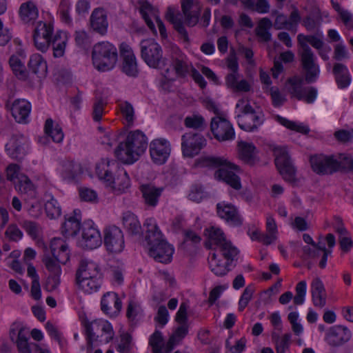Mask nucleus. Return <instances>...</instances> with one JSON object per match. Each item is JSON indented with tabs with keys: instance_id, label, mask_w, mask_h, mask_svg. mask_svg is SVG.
Listing matches in <instances>:
<instances>
[{
	"instance_id": "f257e3e1",
	"label": "nucleus",
	"mask_w": 353,
	"mask_h": 353,
	"mask_svg": "<svg viewBox=\"0 0 353 353\" xmlns=\"http://www.w3.org/2000/svg\"><path fill=\"white\" fill-rule=\"evenodd\" d=\"M145 228V241L149 246V255L157 262L170 263L174 253L173 247L163 238L157 221L154 218H148L143 223Z\"/></svg>"
},
{
	"instance_id": "f03ea898",
	"label": "nucleus",
	"mask_w": 353,
	"mask_h": 353,
	"mask_svg": "<svg viewBox=\"0 0 353 353\" xmlns=\"http://www.w3.org/2000/svg\"><path fill=\"white\" fill-rule=\"evenodd\" d=\"M181 3L184 21L181 13H175L170 8L168 9L165 17L181 38L188 42L189 37L184 23L189 27L195 26L199 21L202 6L197 0H181Z\"/></svg>"
},
{
	"instance_id": "7ed1b4c3",
	"label": "nucleus",
	"mask_w": 353,
	"mask_h": 353,
	"mask_svg": "<svg viewBox=\"0 0 353 353\" xmlns=\"http://www.w3.org/2000/svg\"><path fill=\"white\" fill-rule=\"evenodd\" d=\"M204 165L210 168H219L215 172L214 176L219 180H223L235 190H240L241 184L240 178L232 170L239 171L238 165L232 164L226 159L217 157H208L203 160Z\"/></svg>"
},
{
	"instance_id": "20e7f679",
	"label": "nucleus",
	"mask_w": 353,
	"mask_h": 353,
	"mask_svg": "<svg viewBox=\"0 0 353 353\" xmlns=\"http://www.w3.org/2000/svg\"><path fill=\"white\" fill-rule=\"evenodd\" d=\"M345 157L343 154L325 155L317 154L312 155L310 158L312 170L317 174H332L343 170L347 164L343 161Z\"/></svg>"
},
{
	"instance_id": "39448f33",
	"label": "nucleus",
	"mask_w": 353,
	"mask_h": 353,
	"mask_svg": "<svg viewBox=\"0 0 353 353\" xmlns=\"http://www.w3.org/2000/svg\"><path fill=\"white\" fill-rule=\"evenodd\" d=\"M92 58L93 64L98 70H109L117 61V50L109 42H100L94 46Z\"/></svg>"
},
{
	"instance_id": "423d86ee",
	"label": "nucleus",
	"mask_w": 353,
	"mask_h": 353,
	"mask_svg": "<svg viewBox=\"0 0 353 353\" xmlns=\"http://www.w3.org/2000/svg\"><path fill=\"white\" fill-rule=\"evenodd\" d=\"M139 46L141 57L149 67L159 68L165 64L163 49L154 39H143Z\"/></svg>"
},
{
	"instance_id": "0eeeda50",
	"label": "nucleus",
	"mask_w": 353,
	"mask_h": 353,
	"mask_svg": "<svg viewBox=\"0 0 353 353\" xmlns=\"http://www.w3.org/2000/svg\"><path fill=\"white\" fill-rule=\"evenodd\" d=\"M275 165L283 179L294 185L297 182L296 169L285 148L276 147L274 149Z\"/></svg>"
},
{
	"instance_id": "6e6552de",
	"label": "nucleus",
	"mask_w": 353,
	"mask_h": 353,
	"mask_svg": "<svg viewBox=\"0 0 353 353\" xmlns=\"http://www.w3.org/2000/svg\"><path fill=\"white\" fill-rule=\"evenodd\" d=\"M300 61L305 71V79L307 83L314 82L318 78L320 69L316 63V57L308 45H303V52H299Z\"/></svg>"
},
{
	"instance_id": "1a4fd4ad",
	"label": "nucleus",
	"mask_w": 353,
	"mask_h": 353,
	"mask_svg": "<svg viewBox=\"0 0 353 353\" xmlns=\"http://www.w3.org/2000/svg\"><path fill=\"white\" fill-rule=\"evenodd\" d=\"M205 145L206 139L199 133L190 132L181 137V150L184 157H193L197 155Z\"/></svg>"
},
{
	"instance_id": "9d476101",
	"label": "nucleus",
	"mask_w": 353,
	"mask_h": 353,
	"mask_svg": "<svg viewBox=\"0 0 353 353\" xmlns=\"http://www.w3.org/2000/svg\"><path fill=\"white\" fill-rule=\"evenodd\" d=\"M104 245L112 253H119L124 248V236L122 230L116 225H110L103 230Z\"/></svg>"
},
{
	"instance_id": "9b49d317",
	"label": "nucleus",
	"mask_w": 353,
	"mask_h": 353,
	"mask_svg": "<svg viewBox=\"0 0 353 353\" xmlns=\"http://www.w3.org/2000/svg\"><path fill=\"white\" fill-rule=\"evenodd\" d=\"M210 130L214 138L219 141H230L234 139L235 133L232 124L221 117L212 119Z\"/></svg>"
},
{
	"instance_id": "f8f14e48",
	"label": "nucleus",
	"mask_w": 353,
	"mask_h": 353,
	"mask_svg": "<svg viewBox=\"0 0 353 353\" xmlns=\"http://www.w3.org/2000/svg\"><path fill=\"white\" fill-rule=\"evenodd\" d=\"M171 152L170 143L165 139H157L150 144V154L152 161L157 165L164 164Z\"/></svg>"
},
{
	"instance_id": "ddd939ff",
	"label": "nucleus",
	"mask_w": 353,
	"mask_h": 353,
	"mask_svg": "<svg viewBox=\"0 0 353 353\" xmlns=\"http://www.w3.org/2000/svg\"><path fill=\"white\" fill-rule=\"evenodd\" d=\"M120 54L123 59L122 71L129 77H137L139 70L137 59L132 48L126 43H123L120 46Z\"/></svg>"
},
{
	"instance_id": "4468645a",
	"label": "nucleus",
	"mask_w": 353,
	"mask_h": 353,
	"mask_svg": "<svg viewBox=\"0 0 353 353\" xmlns=\"http://www.w3.org/2000/svg\"><path fill=\"white\" fill-rule=\"evenodd\" d=\"M216 212L219 217L224 219L232 226L239 227L243 224V219L236 208L230 203L225 202L217 203Z\"/></svg>"
},
{
	"instance_id": "2eb2a0df",
	"label": "nucleus",
	"mask_w": 353,
	"mask_h": 353,
	"mask_svg": "<svg viewBox=\"0 0 353 353\" xmlns=\"http://www.w3.org/2000/svg\"><path fill=\"white\" fill-rule=\"evenodd\" d=\"M102 242L99 231L91 223L82 225L81 245L89 250L98 248Z\"/></svg>"
},
{
	"instance_id": "dca6fc26",
	"label": "nucleus",
	"mask_w": 353,
	"mask_h": 353,
	"mask_svg": "<svg viewBox=\"0 0 353 353\" xmlns=\"http://www.w3.org/2000/svg\"><path fill=\"white\" fill-rule=\"evenodd\" d=\"M264 115L262 112L254 114H238L237 123L239 127L246 132L256 130L263 124Z\"/></svg>"
},
{
	"instance_id": "f3484780",
	"label": "nucleus",
	"mask_w": 353,
	"mask_h": 353,
	"mask_svg": "<svg viewBox=\"0 0 353 353\" xmlns=\"http://www.w3.org/2000/svg\"><path fill=\"white\" fill-rule=\"evenodd\" d=\"M144 203L148 206L155 207L163 191V188H157L152 183L142 184L140 188Z\"/></svg>"
},
{
	"instance_id": "a211bd4d",
	"label": "nucleus",
	"mask_w": 353,
	"mask_h": 353,
	"mask_svg": "<svg viewBox=\"0 0 353 353\" xmlns=\"http://www.w3.org/2000/svg\"><path fill=\"white\" fill-rule=\"evenodd\" d=\"M350 338V331L341 325L333 326L328 330L325 340L332 346H339Z\"/></svg>"
},
{
	"instance_id": "6ab92c4d",
	"label": "nucleus",
	"mask_w": 353,
	"mask_h": 353,
	"mask_svg": "<svg viewBox=\"0 0 353 353\" xmlns=\"http://www.w3.org/2000/svg\"><path fill=\"white\" fill-rule=\"evenodd\" d=\"M52 257L58 262L65 264L69 260L70 251L68 244L61 238H54L50 245Z\"/></svg>"
},
{
	"instance_id": "aec40b11",
	"label": "nucleus",
	"mask_w": 353,
	"mask_h": 353,
	"mask_svg": "<svg viewBox=\"0 0 353 353\" xmlns=\"http://www.w3.org/2000/svg\"><path fill=\"white\" fill-rule=\"evenodd\" d=\"M125 143L133 150L136 155L141 156L148 147V141L145 135L140 130L130 132L125 140Z\"/></svg>"
},
{
	"instance_id": "412c9836",
	"label": "nucleus",
	"mask_w": 353,
	"mask_h": 353,
	"mask_svg": "<svg viewBox=\"0 0 353 353\" xmlns=\"http://www.w3.org/2000/svg\"><path fill=\"white\" fill-rule=\"evenodd\" d=\"M90 27L96 32L104 35L107 32L108 21L107 14L103 8L94 9L90 19Z\"/></svg>"
},
{
	"instance_id": "4be33fe9",
	"label": "nucleus",
	"mask_w": 353,
	"mask_h": 353,
	"mask_svg": "<svg viewBox=\"0 0 353 353\" xmlns=\"http://www.w3.org/2000/svg\"><path fill=\"white\" fill-rule=\"evenodd\" d=\"M101 310L107 314H117L121 309L122 303L115 292H107L101 301Z\"/></svg>"
},
{
	"instance_id": "5701e85b",
	"label": "nucleus",
	"mask_w": 353,
	"mask_h": 353,
	"mask_svg": "<svg viewBox=\"0 0 353 353\" xmlns=\"http://www.w3.org/2000/svg\"><path fill=\"white\" fill-rule=\"evenodd\" d=\"M30 110L31 105L25 99H16L11 106L12 115L18 123H28Z\"/></svg>"
},
{
	"instance_id": "b1692460",
	"label": "nucleus",
	"mask_w": 353,
	"mask_h": 353,
	"mask_svg": "<svg viewBox=\"0 0 353 353\" xmlns=\"http://www.w3.org/2000/svg\"><path fill=\"white\" fill-rule=\"evenodd\" d=\"M8 154L13 159L21 161L26 154L25 140L12 137L6 145Z\"/></svg>"
},
{
	"instance_id": "393cba45",
	"label": "nucleus",
	"mask_w": 353,
	"mask_h": 353,
	"mask_svg": "<svg viewBox=\"0 0 353 353\" xmlns=\"http://www.w3.org/2000/svg\"><path fill=\"white\" fill-rule=\"evenodd\" d=\"M29 71L39 78H43L48 72L47 63L39 54H33L28 62Z\"/></svg>"
},
{
	"instance_id": "a878e982",
	"label": "nucleus",
	"mask_w": 353,
	"mask_h": 353,
	"mask_svg": "<svg viewBox=\"0 0 353 353\" xmlns=\"http://www.w3.org/2000/svg\"><path fill=\"white\" fill-rule=\"evenodd\" d=\"M81 228V212L74 210V216L66 219L62 226V232L66 237L74 236Z\"/></svg>"
},
{
	"instance_id": "bb28decb",
	"label": "nucleus",
	"mask_w": 353,
	"mask_h": 353,
	"mask_svg": "<svg viewBox=\"0 0 353 353\" xmlns=\"http://www.w3.org/2000/svg\"><path fill=\"white\" fill-rule=\"evenodd\" d=\"M239 158L245 163L252 165L256 161V148L252 143L240 141L238 143Z\"/></svg>"
},
{
	"instance_id": "cd10ccee",
	"label": "nucleus",
	"mask_w": 353,
	"mask_h": 353,
	"mask_svg": "<svg viewBox=\"0 0 353 353\" xmlns=\"http://www.w3.org/2000/svg\"><path fill=\"white\" fill-rule=\"evenodd\" d=\"M118 164L114 160L103 159L96 165V173L100 179L106 183L111 181L112 172L117 168Z\"/></svg>"
},
{
	"instance_id": "c85d7f7f",
	"label": "nucleus",
	"mask_w": 353,
	"mask_h": 353,
	"mask_svg": "<svg viewBox=\"0 0 353 353\" xmlns=\"http://www.w3.org/2000/svg\"><path fill=\"white\" fill-rule=\"evenodd\" d=\"M115 175L112 176L111 181L108 184L119 191H125L130 185V180L126 171L123 168H119L115 170Z\"/></svg>"
},
{
	"instance_id": "c756f323",
	"label": "nucleus",
	"mask_w": 353,
	"mask_h": 353,
	"mask_svg": "<svg viewBox=\"0 0 353 353\" xmlns=\"http://www.w3.org/2000/svg\"><path fill=\"white\" fill-rule=\"evenodd\" d=\"M134 152L125 142L120 143L114 151L118 160L125 164H132L138 160L140 156L136 155Z\"/></svg>"
},
{
	"instance_id": "7c9ffc66",
	"label": "nucleus",
	"mask_w": 353,
	"mask_h": 353,
	"mask_svg": "<svg viewBox=\"0 0 353 353\" xmlns=\"http://www.w3.org/2000/svg\"><path fill=\"white\" fill-rule=\"evenodd\" d=\"M208 232V241L205 242V246L209 249H216L214 246L219 248L223 242H226L223 232L214 227L210 228L206 230Z\"/></svg>"
},
{
	"instance_id": "2f4dec72",
	"label": "nucleus",
	"mask_w": 353,
	"mask_h": 353,
	"mask_svg": "<svg viewBox=\"0 0 353 353\" xmlns=\"http://www.w3.org/2000/svg\"><path fill=\"white\" fill-rule=\"evenodd\" d=\"M9 65L13 74L19 80L26 81L29 79V71L17 56L12 55L10 57Z\"/></svg>"
},
{
	"instance_id": "473e14b6",
	"label": "nucleus",
	"mask_w": 353,
	"mask_h": 353,
	"mask_svg": "<svg viewBox=\"0 0 353 353\" xmlns=\"http://www.w3.org/2000/svg\"><path fill=\"white\" fill-rule=\"evenodd\" d=\"M273 26L272 21L268 17L261 19L255 28V34L261 41L269 42L272 39L270 30Z\"/></svg>"
},
{
	"instance_id": "72a5a7b5",
	"label": "nucleus",
	"mask_w": 353,
	"mask_h": 353,
	"mask_svg": "<svg viewBox=\"0 0 353 353\" xmlns=\"http://www.w3.org/2000/svg\"><path fill=\"white\" fill-rule=\"evenodd\" d=\"M333 73L339 88H344L349 85L351 79L349 71L345 65L339 63H335L333 67Z\"/></svg>"
},
{
	"instance_id": "f704fd0d",
	"label": "nucleus",
	"mask_w": 353,
	"mask_h": 353,
	"mask_svg": "<svg viewBox=\"0 0 353 353\" xmlns=\"http://www.w3.org/2000/svg\"><path fill=\"white\" fill-rule=\"evenodd\" d=\"M38 8L35 3L32 1H28L21 5L19 8V15L21 19L25 23H29L34 21L38 17Z\"/></svg>"
},
{
	"instance_id": "c9c22d12",
	"label": "nucleus",
	"mask_w": 353,
	"mask_h": 353,
	"mask_svg": "<svg viewBox=\"0 0 353 353\" xmlns=\"http://www.w3.org/2000/svg\"><path fill=\"white\" fill-rule=\"evenodd\" d=\"M67 42V35L65 32H57L53 37L51 41L53 50V56L59 58L63 56L65 53Z\"/></svg>"
},
{
	"instance_id": "e433bc0d",
	"label": "nucleus",
	"mask_w": 353,
	"mask_h": 353,
	"mask_svg": "<svg viewBox=\"0 0 353 353\" xmlns=\"http://www.w3.org/2000/svg\"><path fill=\"white\" fill-rule=\"evenodd\" d=\"M123 224L132 235L140 234L141 226L137 217L132 212H127L123 216Z\"/></svg>"
},
{
	"instance_id": "4c0bfd02",
	"label": "nucleus",
	"mask_w": 353,
	"mask_h": 353,
	"mask_svg": "<svg viewBox=\"0 0 353 353\" xmlns=\"http://www.w3.org/2000/svg\"><path fill=\"white\" fill-rule=\"evenodd\" d=\"M44 131L48 137L52 138L54 142L61 143L63 141L64 135L62 128L58 124L54 125L52 119H46Z\"/></svg>"
},
{
	"instance_id": "58836bf2",
	"label": "nucleus",
	"mask_w": 353,
	"mask_h": 353,
	"mask_svg": "<svg viewBox=\"0 0 353 353\" xmlns=\"http://www.w3.org/2000/svg\"><path fill=\"white\" fill-rule=\"evenodd\" d=\"M16 189L22 194H27L30 197L35 196V188L31 180L25 174H21Z\"/></svg>"
},
{
	"instance_id": "ea45409f",
	"label": "nucleus",
	"mask_w": 353,
	"mask_h": 353,
	"mask_svg": "<svg viewBox=\"0 0 353 353\" xmlns=\"http://www.w3.org/2000/svg\"><path fill=\"white\" fill-rule=\"evenodd\" d=\"M48 199L45 203V210L47 216L50 219H57L61 214V208L52 195H46Z\"/></svg>"
},
{
	"instance_id": "a19ab883",
	"label": "nucleus",
	"mask_w": 353,
	"mask_h": 353,
	"mask_svg": "<svg viewBox=\"0 0 353 353\" xmlns=\"http://www.w3.org/2000/svg\"><path fill=\"white\" fill-rule=\"evenodd\" d=\"M140 6L139 12L148 25V28L153 32H155V26L152 22L150 15L154 14V8L148 1L140 0L138 1Z\"/></svg>"
},
{
	"instance_id": "79ce46f5",
	"label": "nucleus",
	"mask_w": 353,
	"mask_h": 353,
	"mask_svg": "<svg viewBox=\"0 0 353 353\" xmlns=\"http://www.w3.org/2000/svg\"><path fill=\"white\" fill-rule=\"evenodd\" d=\"M209 265L211 271L216 276H222L225 275L229 270L227 268L228 264L222 260L217 259L216 253H212L209 259Z\"/></svg>"
},
{
	"instance_id": "37998d69",
	"label": "nucleus",
	"mask_w": 353,
	"mask_h": 353,
	"mask_svg": "<svg viewBox=\"0 0 353 353\" xmlns=\"http://www.w3.org/2000/svg\"><path fill=\"white\" fill-rule=\"evenodd\" d=\"M290 85V93L293 97L298 100H302L304 98L305 89L303 87V79L299 77H293L288 80Z\"/></svg>"
},
{
	"instance_id": "c03bdc74",
	"label": "nucleus",
	"mask_w": 353,
	"mask_h": 353,
	"mask_svg": "<svg viewBox=\"0 0 353 353\" xmlns=\"http://www.w3.org/2000/svg\"><path fill=\"white\" fill-rule=\"evenodd\" d=\"M272 339L275 343L276 353H285V351L289 349L291 341L290 333H286L280 337L279 334L272 332Z\"/></svg>"
},
{
	"instance_id": "a18cd8bd",
	"label": "nucleus",
	"mask_w": 353,
	"mask_h": 353,
	"mask_svg": "<svg viewBox=\"0 0 353 353\" xmlns=\"http://www.w3.org/2000/svg\"><path fill=\"white\" fill-rule=\"evenodd\" d=\"M297 40L301 47L299 52H303V45H308L307 43L317 50L321 49L323 46L322 40L314 35L305 36L303 34H299L297 36Z\"/></svg>"
},
{
	"instance_id": "49530a36",
	"label": "nucleus",
	"mask_w": 353,
	"mask_h": 353,
	"mask_svg": "<svg viewBox=\"0 0 353 353\" xmlns=\"http://www.w3.org/2000/svg\"><path fill=\"white\" fill-rule=\"evenodd\" d=\"M241 3L249 9L255 10L261 14L268 13L270 6L267 0H257L256 3L254 0H241Z\"/></svg>"
},
{
	"instance_id": "de8ad7c7",
	"label": "nucleus",
	"mask_w": 353,
	"mask_h": 353,
	"mask_svg": "<svg viewBox=\"0 0 353 353\" xmlns=\"http://www.w3.org/2000/svg\"><path fill=\"white\" fill-rule=\"evenodd\" d=\"M78 288L88 294L97 292L101 285V279H92L85 281H79L76 283Z\"/></svg>"
},
{
	"instance_id": "09e8293b",
	"label": "nucleus",
	"mask_w": 353,
	"mask_h": 353,
	"mask_svg": "<svg viewBox=\"0 0 353 353\" xmlns=\"http://www.w3.org/2000/svg\"><path fill=\"white\" fill-rule=\"evenodd\" d=\"M184 125L186 128L197 130H203L206 125L204 118L201 115H192L185 118Z\"/></svg>"
},
{
	"instance_id": "8fccbe9b",
	"label": "nucleus",
	"mask_w": 353,
	"mask_h": 353,
	"mask_svg": "<svg viewBox=\"0 0 353 353\" xmlns=\"http://www.w3.org/2000/svg\"><path fill=\"white\" fill-rule=\"evenodd\" d=\"M276 121L281 125H284L288 129L295 130L298 132H301L304 134H307L310 132V128L303 125H299L294 121H289L288 119L283 118L279 115L276 116Z\"/></svg>"
},
{
	"instance_id": "3c124183",
	"label": "nucleus",
	"mask_w": 353,
	"mask_h": 353,
	"mask_svg": "<svg viewBox=\"0 0 353 353\" xmlns=\"http://www.w3.org/2000/svg\"><path fill=\"white\" fill-rule=\"evenodd\" d=\"M207 196V193L204 191L202 185L195 183L190 187L188 198L190 200L200 203L204 198Z\"/></svg>"
},
{
	"instance_id": "603ef678",
	"label": "nucleus",
	"mask_w": 353,
	"mask_h": 353,
	"mask_svg": "<svg viewBox=\"0 0 353 353\" xmlns=\"http://www.w3.org/2000/svg\"><path fill=\"white\" fill-rule=\"evenodd\" d=\"M149 345L152 347L153 353H161L163 345V337L159 330L155 332L150 336Z\"/></svg>"
},
{
	"instance_id": "864d4df0",
	"label": "nucleus",
	"mask_w": 353,
	"mask_h": 353,
	"mask_svg": "<svg viewBox=\"0 0 353 353\" xmlns=\"http://www.w3.org/2000/svg\"><path fill=\"white\" fill-rule=\"evenodd\" d=\"M52 25L41 21L37 23V26L34 30L33 34L40 36L41 37H47L52 39Z\"/></svg>"
},
{
	"instance_id": "5fc2aeb1",
	"label": "nucleus",
	"mask_w": 353,
	"mask_h": 353,
	"mask_svg": "<svg viewBox=\"0 0 353 353\" xmlns=\"http://www.w3.org/2000/svg\"><path fill=\"white\" fill-rule=\"evenodd\" d=\"M222 255L228 261H233L234 257L239 254V250L234 246L230 241L223 242L221 246L219 248Z\"/></svg>"
},
{
	"instance_id": "6e6d98bb",
	"label": "nucleus",
	"mask_w": 353,
	"mask_h": 353,
	"mask_svg": "<svg viewBox=\"0 0 353 353\" xmlns=\"http://www.w3.org/2000/svg\"><path fill=\"white\" fill-rule=\"evenodd\" d=\"M254 292V288L252 285L247 286L239 301V310L243 311L248 305Z\"/></svg>"
},
{
	"instance_id": "4d7b16f0",
	"label": "nucleus",
	"mask_w": 353,
	"mask_h": 353,
	"mask_svg": "<svg viewBox=\"0 0 353 353\" xmlns=\"http://www.w3.org/2000/svg\"><path fill=\"white\" fill-rule=\"evenodd\" d=\"M306 281H301L296 286V295L294 297V303L296 305H301L305 301L306 294Z\"/></svg>"
},
{
	"instance_id": "13d9d810",
	"label": "nucleus",
	"mask_w": 353,
	"mask_h": 353,
	"mask_svg": "<svg viewBox=\"0 0 353 353\" xmlns=\"http://www.w3.org/2000/svg\"><path fill=\"white\" fill-rule=\"evenodd\" d=\"M172 65L178 77H184L189 72V68L186 62L178 58L173 59Z\"/></svg>"
},
{
	"instance_id": "bf43d9fd",
	"label": "nucleus",
	"mask_w": 353,
	"mask_h": 353,
	"mask_svg": "<svg viewBox=\"0 0 353 353\" xmlns=\"http://www.w3.org/2000/svg\"><path fill=\"white\" fill-rule=\"evenodd\" d=\"M120 110L128 125L132 124L134 120V108L132 105L130 103L125 101L120 104Z\"/></svg>"
},
{
	"instance_id": "052dcab7",
	"label": "nucleus",
	"mask_w": 353,
	"mask_h": 353,
	"mask_svg": "<svg viewBox=\"0 0 353 353\" xmlns=\"http://www.w3.org/2000/svg\"><path fill=\"white\" fill-rule=\"evenodd\" d=\"M43 262L44 263L47 270L54 274H59L61 272L59 265L60 262H58L54 258H51L49 256H45Z\"/></svg>"
},
{
	"instance_id": "680f3d73",
	"label": "nucleus",
	"mask_w": 353,
	"mask_h": 353,
	"mask_svg": "<svg viewBox=\"0 0 353 353\" xmlns=\"http://www.w3.org/2000/svg\"><path fill=\"white\" fill-rule=\"evenodd\" d=\"M52 40V39L50 38L41 37L40 36L33 34L34 46L38 50H40L42 52H46L48 49Z\"/></svg>"
},
{
	"instance_id": "e2e57ef3",
	"label": "nucleus",
	"mask_w": 353,
	"mask_h": 353,
	"mask_svg": "<svg viewBox=\"0 0 353 353\" xmlns=\"http://www.w3.org/2000/svg\"><path fill=\"white\" fill-rule=\"evenodd\" d=\"M270 94L272 101V104L275 107H279L283 104L286 99L281 95L279 90L276 87H271L269 90Z\"/></svg>"
},
{
	"instance_id": "0e129e2a",
	"label": "nucleus",
	"mask_w": 353,
	"mask_h": 353,
	"mask_svg": "<svg viewBox=\"0 0 353 353\" xmlns=\"http://www.w3.org/2000/svg\"><path fill=\"white\" fill-rule=\"evenodd\" d=\"M61 174L64 179H72L74 176V164L72 161H65L62 163Z\"/></svg>"
},
{
	"instance_id": "69168bd1",
	"label": "nucleus",
	"mask_w": 353,
	"mask_h": 353,
	"mask_svg": "<svg viewBox=\"0 0 353 353\" xmlns=\"http://www.w3.org/2000/svg\"><path fill=\"white\" fill-rule=\"evenodd\" d=\"M20 167L15 163H11L6 169V179L8 181L14 182L16 179L19 180Z\"/></svg>"
},
{
	"instance_id": "338daca9",
	"label": "nucleus",
	"mask_w": 353,
	"mask_h": 353,
	"mask_svg": "<svg viewBox=\"0 0 353 353\" xmlns=\"http://www.w3.org/2000/svg\"><path fill=\"white\" fill-rule=\"evenodd\" d=\"M5 234L10 240L17 241L23 236V233L16 225H10L6 230Z\"/></svg>"
},
{
	"instance_id": "774afa93",
	"label": "nucleus",
	"mask_w": 353,
	"mask_h": 353,
	"mask_svg": "<svg viewBox=\"0 0 353 353\" xmlns=\"http://www.w3.org/2000/svg\"><path fill=\"white\" fill-rule=\"evenodd\" d=\"M21 226L32 239H34L38 236L39 227L35 222L24 221Z\"/></svg>"
}]
</instances>
